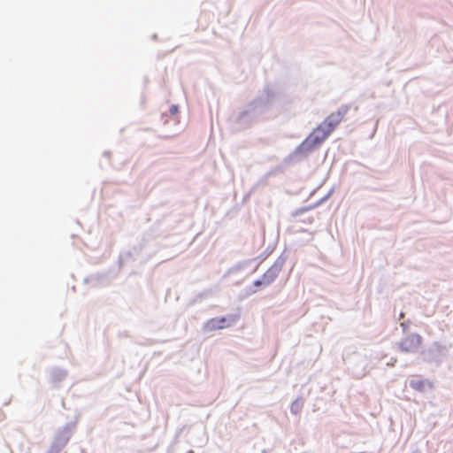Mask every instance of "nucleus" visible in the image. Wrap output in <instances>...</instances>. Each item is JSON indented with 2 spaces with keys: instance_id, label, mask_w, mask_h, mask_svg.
Returning <instances> with one entry per match:
<instances>
[{
  "instance_id": "obj_1",
  "label": "nucleus",
  "mask_w": 453,
  "mask_h": 453,
  "mask_svg": "<svg viewBox=\"0 0 453 453\" xmlns=\"http://www.w3.org/2000/svg\"><path fill=\"white\" fill-rule=\"evenodd\" d=\"M330 134L331 131L320 123L299 145L297 150L301 154L310 153L319 147Z\"/></svg>"
},
{
  "instance_id": "obj_2",
  "label": "nucleus",
  "mask_w": 453,
  "mask_h": 453,
  "mask_svg": "<svg viewBox=\"0 0 453 453\" xmlns=\"http://www.w3.org/2000/svg\"><path fill=\"white\" fill-rule=\"evenodd\" d=\"M348 111L349 106L342 105L337 109V111L328 115L324 119L322 124L325 125L326 128H328L332 133L335 129V127L342 121Z\"/></svg>"
},
{
  "instance_id": "obj_3",
  "label": "nucleus",
  "mask_w": 453,
  "mask_h": 453,
  "mask_svg": "<svg viewBox=\"0 0 453 453\" xmlns=\"http://www.w3.org/2000/svg\"><path fill=\"white\" fill-rule=\"evenodd\" d=\"M422 344V337L418 334H411L403 338L399 343V349L405 353L418 351Z\"/></svg>"
},
{
  "instance_id": "obj_4",
  "label": "nucleus",
  "mask_w": 453,
  "mask_h": 453,
  "mask_svg": "<svg viewBox=\"0 0 453 453\" xmlns=\"http://www.w3.org/2000/svg\"><path fill=\"white\" fill-rule=\"evenodd\" d=\"M410 387L418 392H425L433 388V383L421 376L413 375L410 380Z\"/></svg>"
},
{
  "instance_id": "obj_5",
  "label": "nucleus",
  "mask_w": 453,
  "mask_h": 453,
  "mask_svg": "<svg viewBox=\"0 0 453 453\" xmlns=\"http://www.w3.org/2000/svg\"><path fill=\"white\" fill-rule=\"evenodd\" d=\"M277 278V270L274 268L268 269L261 277V279L254 281L257 288H266L271 285Z\"/></svg>"
},
{
  "instance_id": "obj_6",
  "label": "nucleus",
  "mask_w": 453,
  "mask_h": 453,
  "mask_svg": "<svg viewBox=\"0 0 453 453\" xmlns=\"http://www.w3.org/2000/svg\"><path fill=\"white\" fill-rule=\"evenodd\" d=\"M227 326L226 319L224 317L221 318H213L207 321L204 326L205 330L211 332L219 329H223Z\"/></svg>"
},
{
  "instance_id": "obj_7",
  "label": "nucleus",
  "mask_w": 453,
  "mask_h": 453,
  "mask_svg": "<svg viewBox=\"0 0 453 453\" xmlns=\"http://www.w3.org/2000/svg\"><path fill=\"white\" fill-rule=\"evenodd\" d=\"M179 111V109H178V106L177 105H172L171 108H170V113L172 115H175L177 114Z\"/></svg>"
}]
</instances>
